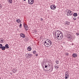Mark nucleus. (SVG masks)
Instances as JSON below:
<instances>
[{"label":"nucleus","mask_w":79,"mask_h":79,"mask_svg":"<svg viewBox=\"0 0 79 79\" xmlns=\"http://www.w3.org/2000/svg\"><path fill=\"white\" fill-rule=\"evenodd\" d=\"M69 76H65V79H68Z\"/></svg>","instance_id":"obj_20"},{"label":"nucleus","mask_w":79,"mask_h":79,"mask_svg":"<svg viewBox=\"0 0 79 79\" xmlns=\"http://www.w3.org/2000/svg\"><path fill=\"white\" fill-rule=\"evenodd\" d=\"M35 55L36 56H38V53L36 54Z\"/></svg>","instance_id":"obj_35"},{"label":"nucleus","mask_w":79,"mask_h":79,"mask_svg":"<svg viewBox=\"0 0 79 79\" xmlns=\"http://www.w3.org/2000/svg\"><path fill=\"white\" fill-rule=\"evenodd\" d=\"M69 11V10H66V12H67L68 13V12Z\"/></svg>","instance_id":"obj_34"},{"label":"nucleus","mask_w":79,"mask_h":79,"mask_svg":"<svg viewBox=\"0 0 79 79\" xmlns=\"http://www.w3.org/2000/svg\"><path fill=\"white\" fill-rule=\"evenodd\" d=\"M40 20L41 21H42L44 20V19H43L42 18H41L40 19Z\"/></svg>","instance_id":"obj_31"},{"label":"nucleus","mask_w":79,"mask_h":79,"mask_svg":"<svg viewBox=\"0 0 79 79\" xmlns=\"http://www.w3.org/2000/svg\"><path fill=\"white\" fill-rule=\"evenodd\" d=\"M51 9L53 10H56V6H55V5H52L50 6Z\"/></svg>","instance_id":"obj_4"},{"label":"nucleus","mask_w":79,"mask_h":79,"mask_svg":"<svg viewBox=\"0 0 79 79\" xmlns=\"http://www.w3.org/2000/svg\"><path fill=\"white\" fill-rule=\"evenodd\" d=\"M52 45V41L50 40H47L44 42V45H45V47H50V45Z\"/></svg>","instance_id":"obj_3"},{"label":"nucleus","mask_w":79,"mask_h":79,"mask_svg":"<svg viewBox=\"0 0 79 79\" xmlns=\"http://www.w3.org/2000/svg\"><path fill=\"white\" fill-rule=\"evenodd\" d=\"M5 48L7 49L9 48V46H8V44H6L5 46Z\"/></svg>","instance_id":"obj_16"},{"label":"nucleus","mask_w":79,"mask_h":79,"mask_svg":"<svg viewBox=\"0 0 79 79\" xmlns=\"http://www.w3.org/2000/svg\"><path fill=\"white\" fill-rule=\"evenodd\" d=\"M1 48L2 50H5V47L4 46H2Z\"/></svg>","instance_id":"obj_19"},{"label":"nucleus","mask_w":79,"mask_h":79,"mask_svg":"<svg viewBox=\"0 0 79 79\" xmlns=\"http://www.w3.org/2000/svg\"><path fill=\"white\" fill-rule=\"evenodd\" d=\"M44 62H43V64H42V66H44Z\"/></svg>","instance_id":"obj_33"},{"label":"nucleus","mask_w":79,"mask_h":79,"mask_svg":"<svg viewBox=\"0 0 79 79\" xmlns=\"http://www.w3.org/2000/svg\"><path fill=\"white\" fill-rule=\"evenodd\" d=\"M73 19L74 21H76V18L73 17Z\"/></svg>","instance_id":"obj_27"},{"label":"nucleus","mask_w":79,"mask_h":79,"mask_svg":"<svg viewBox=\"0 0 79 79\" xmlns=\"http://www.w3.org/2000/svg\"><path fill=\"white\" fill-rule=\"evenodd\" d=\"M13 73H15V71H14Z\"/></svg>","instance_id":"obj_37"},{"label":"nucleus","mask_w":79,"mask_h":79,"mask_svg":"<svg viewBox=\"0 0 79 79\" xmlns=\"http://www.w3.org/2000/svg\"><path fill=\"white\" fill-rule=\"evenodd\" d=\"M27 50H28V51H31V50H32L31 47L29 46L27 48Z\"/></svg>","instance_id":"obj_15"},{"label":"nucleus","mask_w":79,"mask_h":79,"mask_svg":"<svg viewBox=\"0 0 79 79\" xmlns=\"http://www.w3.org/2000/svg\"><path fill=\"white\" fill-rule=\"evenodd\" d=\"M23 26L25 29L26 31H28V27L25 24H24Z\"/></svg>","instance_id":"obj_8"},{"label":"nucleus","mask_w":79,"mask_h":79,"mask_svg":"<svg viewBox=\"0 0 79 79\" xmlns=\"http://www.w3.org/2000/svg\"><path fill=\"white\" fill-rule=\"evenodd\" d=\"M0 43H1V44H3V43L2 38L0 39Z\"/></svg>","instance_id":"obj_17"},{"label":"nucleus","mask_w":79,"mask_h":79,"mask_svg":"<svg viewBox=\"0 0 79 79\" xmlns=\"http://www.w3.org/2000/svg\"><path fill=\"white\" fill-rule=\"evenodd\" d=\"M8 1L10 3H12V0H8Z\"/></svg>","instance_id":"obj_22"},{"label":"nucleus","mask_w":79,"mask_h":79,"mask_svg":"<svg viewBox=\"0 0 79 79\" xmlns=\"http://www.w3.org/2000/svg\"><path fill=\"white\" fill-rule=\"evenodd\" d=\"M56 64H59V60H57L56 61Z\"/></svg>","instance_id":"obj_21"},{"label":"nucleus","mask_w":79,"mask_h":79,"mask_svg":"<svg viewBox=\"0 0 79 79\" xmlns=\"http://www.w3.org/2000/svg\"><path fill=\"white\" fill-rule=\"evenodd\" d=\"M3 45L2 44H0V48H2Z\"/></svg>","instance_id":"obj_26"},{"label":"nucleus","mask_w":79,"mask_h":79,"mask_svg":"<svg viewBox=\"0 0 79 79\" xmlns=\"http://www.w3.org/2000/svg\"><path fill=\"white\" fill-rule=\"evenodd\" d=\"M26 55H27V56L28 58H31V57L32 56V55L31 54L29 53H27L26 54Z\"/></svg>","instance_id":"obj_11"},{"label":"nucleus","mask_w":79,"mask_h":79,"mask_svg":"<svg viewBox=\"0 0 79 79\" xmlns=\"http://www.w3.org/2000/svg\"><path fill=\"white\" fill-rule=\"evenodd\" d=\"M16 21L17 23H21V20L19 19H17Z\"/></svg>","instance_id":"obj_10"},{"label":"nucleus","mask_w":79,"mask_h":79,"mask_svg":"<svg viewBox=\"0 0 79 79\" xmlns=\"http://www.w3.org/2000/svg\"><path fill=\"white\" fill-rule=\"evenodd\" d=\"M76 34L77 35H79V33H77Z\"/></svg>","instance_id":"obj_30"},{"label":"nucleus","mask_w":79,"mask_h":79,"mask_svg":"<svg viewBox=\"0 0 79 79\" xmlns=\"http://www.w3.org/2000/svg\"><path fill=\"white\" fill-rule=\"evenodd\" d=\"M65 55H66V56H68V55H69V53H68V52H66L65 53Z\"/></svg>","instance_id":"obj_25"},{"label":"nucleus","mask_w":79,"mask_h":79,"mask_svg":"<svg viewBox=\"0 0 79 79\" xmlns=\"http://www.w3.org/2000/svg\"><path fill=\"white\" fill-rule=\"evenodd\" d=\"M68 73H69L68 71H66L65 73V76H69V74H68Z\"/></svg>","instance_id":"obj_14"},{"label":"nucleus","mask_w":79,"mask_h":79,"mask_svg":"<svg viewBox=\"0 0 79 79\" xmlns=\"http://www.w3.org/2000/svg\"><path fill=\"white\" fill-rule=\"evenodd\" d=\"M73 16H74L75 17H76V16H77V13H74L73 14Z\"/></svg>","instance_id":"obj_18"},{"label":"nucleus","mask_w":79,"mask_h":79,"mask_svg":"<svg viewBox=\"0 0 79 79\" xmlns=\"http://www.w3.org/2000/svg\"><path fill=\"white\" fill-rule=\"evenodd\" d=\"M64 24H65V25L68 26V25H69L70 24V22H65L64 23Z\"/></svg>","instance_id":"obj_13"},{"label":"nucleus","mask_w":79,"mask_h":79,"mask_svg":"<svg viewBox=\"0 0 79 79\" xmlns=\"http://www.w3.org/2000/svg\"><path fill=\"white\" fill-rule=\"evenodd\" d=\"M28 3L30 5H32L34 3V0H28Z\"/></svg>","instance_id":"obj_6"},{"label":"nucleus","mask_w":79,"mask_h":79,"mask_svg":"<svg viewBox=\"0 0 79 79\" xmlns=\"http://www.w3.org/2000/svg\"><path fill=\"white\" fill-rule=\"evenodd\" d=\"M77 56V55L76 53H73L72 54V56L73 58H76Z\"/></svg>","instance_id":"obj_12"},{"label":"nucleus","mask_w":79,"mask_h":79,"mask_svg":"<svg viewBox=\"0 0 79 79\" xmlns=\"http://www.w3.org/2000/svg\"><path fill=\"white\" fill-rule=\"evenodd\" d=\"M70 11H71V10H69V11H68L67 12V14H68V13L70 12Z\"/></svg>","instance_id":"obj_28"},{"label":"nucleus","mask_w":79,"mask_h":79,"mask_svg":"<svg viewBox=\"0 0 79 79\" xmlns=\"http://www.w3.org/2000/svg\"><path fill=\"white\" fill-rule=\"evenodd\" d=\"M54 67H55V69H58V68H59V66H55Z\"/></svg>","instance_id":"obj_23"},{"label":"nucleus","mask_w":79,"mask_h":79,"mask_svg":"<svg viewBox=\"0 0 79 79\" xmlns=\"http://www.w3.org/2000/svg\"><path fill=\"white\" fill-rule=\"evenodd\" d=\"M47 63H46L44 65V67L43 66L44 69L45 71H50V70H51V71H52L53 69V66L51 67L49 62H48V64H47Z\"/></svg>","instance_id":"obj_1"},{"label":"nucleus","mask_w":79,"mask_h":79,"mask_svg":"<svg viewBox=\"0 0 79 79\" xmlns=\"http://www.w3.org/2000/svg\"><path fill=\"white\" fill-rule=\"evenodd\" d=\"M37 53V52L35 51H34L33 52V54H35V53Z\"/></svg>","instance_id":"obj_24"},{"label":"nucleus","mask_w":79,"mask_h":79,"mask_svg":"<svg viewBox=\"0 0 79 79\" xmlns=\"http://www.w3.org/2000/svg\"><path fill=\"white\" fill-rule=\"evenodd\" d=\"M23 1H26V0H23Z\"/></svg>","instance_id":"obj_38"},{"label":"nucleus","mask_w":79,"mask_h":79,"mask_svg":"<svg viewBox=\"0 0 79 79\" xmlns=\"http://www.w3.org/2000/svg\"><path fill=\"white\" fill-rule=\"evenodd\" d=\"M68 39H69V40L70 42H72L73 41V39H72V37L70 35H69L68 36Z\"/></svg>","instance_id":"obj_5"},{"label":"nucleus","mask_w":79,"mask_h":79,"mask_svg":"<svg viewBox=\"0 0 79 79\" xmlns=\"http://www.w3.org/2000/svg\"><path fill=\"white\" fill-rule=\"evenodd\" d=\"M55 35L58 40H61L63 38V34L61 33V32L59 31H56Z\"/></svg>","instance_id":"obj_2"},{"label":"nucleus","mask_w":79,"mask_h":79,"mask_svg":"<svg viewBox=\"0 0 79 79\" xmlns=\"http://www.w3.org/2000/svg\"><path fill=\"white\" fill-rule=\"evenodd\" d=\"M68 14H67V16H71L72 15H73V12L71 11H70L68 13Z\"/></svg>","instance_id":"obj_9"},{"label":"nucleus","mask_w":79,"mask_h":79,"mask_svg":"<svg viewBox=\"0 0 79 79\" xmlns=\"http://www.w3.org/2000/svg\"><path fill=\"white\" fill-rule=\"evenodd\" d=\"M77 18L78 19H79V17H78V18Z\"/></svg>","instance_id":"obj_36"},{"label":"nucleus","mask_w":79,"mask_h":79,"mask_svg":"<svg viewBox=\"0 0 79 79\" xmlns=\"http://www.w3.org/2000/svg\"><path fill=\"white\" fill-rule=\"evenodd\" d=\"M2 5L0 4V9H1L2 8Z\"/></svg>","instance_id":"obj_32"},{"label":"nucleus","mask_w":79,"mask_h":79,"mask_svg":"<svg viewBox=\"0 0 79 79\" xmlns=\"http://www.w3.org/2000/svg\"><path fill=\"white\" fill-rule=\"evenodd\" d=\"M20 36L21 37H22V38H24L25 37H26V35H25V34L23 33H20Z\"/></svg>","instance_id":"obj_7"},{"label":"nucleus","mask_w":79,"mask_h":79,"mask_svg":"<svg viewBox=\"0 0 79 79\" xmlns=\"http://www.w3.org/2000/svg\"><path fill=\"white\" fill-rule=\"evenodd\" d=\"M19 27H22V24H21V23H20L19 25Z\"/></svg>","instance_id":"obj_29"}]
</instances>
